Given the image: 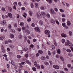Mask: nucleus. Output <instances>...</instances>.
I'll return each mask as SVG.
<instances>
[{
    "label": "nucleus",
    "mask_w": 73,
    "mask_h": 73,
    "mask_svg": "<svg viewBox=\"0 0 73 73\" xmlns=\"http://www.w3.org/2000/svg\"><path fill=\"white\" fill-rule=\"evenodd\" d=\"M36 32H38V33H40V30L39 28L38 27H35L34 28Z\"/></svg>",
    "instance_id": "obj_1"
},
{
    "label": "nucleus",
    "mask_w": 73,
    "mask_h": 73,
    "mask_svg": "<svg viewBox=\"0 0 73 73\" xmlns=\"http://www.w3.org/2000/svg\"><path fill=\"white\" fill-rule=\"evenodd\" d=\"M41 14L42 15V17H43V18H45V15H46V14L44 12H42L41 13Z\"/></svg>",
    "instance_id": "obj_2"
},
{
    "label": "nucleus",
    "mask_w": 73,
    "mask_h": 73,
    "mask_svg": "<svg viewBox=\"0 0 73 73\" xmlns=\"http://www.w3.org/2000/svg\"><path fill=\"white\" fill-rule=\"evenodd\" d=\"M53 67L54 68L56 69H58L60 68L59 66L56 65H54L53 66Z\"/></svg>",
    "instance_id": "obj_3"
},
{
    "label": "nucleus",
    "mask_w": 73,
    "mask_h": 73,
    "mask_svg": "<svg viewBox=\"0 0 73 73\" xmlns=\"http://www.w3.org/2000/svg\"><path fill=\"white\" fill-rule=\"evenodd\" d=\"M44 32H45V33L46 34V35H49V34H50V31H49L48 30H45Z\"/></svg>",
    "instance_id": "obj_4"
},
{
    "label": "nucleus",
    "mask_w": 73,
    "mask_h": 73,
    "mask_svg": "<svg viewBox=\"0 0 73 73\" xmlns=\"http://www.w3.org/2000/svg\"><path fill=\"white\" fill-rule=\"evenodd\" d=\"M37 17L38 18V19H40L41 18V17H42V16H41V14L40 13H38L37 14Z\"/></svg>",
    "instance_id": "obj_5"
},
{
    "label": "nucleus",
    "mask_w": 73,
    "mask_h": 73,
    "mask_svg": "<svg viewBox=\"0 0 73 73\" xmlns=\"http://www.w3.org/2000/svg\"><path fill=\"white\" fill-rule=\"evenodd\" d=\"M25 32L27 35H29L30 34V31L28 29H26Z\"/></svg>",
    "instance_id": "obj_6"
},
{
    "label": "nucleus",
    "mask_w": 73,
    "mask_h": 73,
    "mask_svg": "<svg viewBox=\"0 0 73 73\" xmlns=\"http://www.w3.org/2000/svg\"><path fill=\"white\" fill-rule=\"evenodd\" d=\"M70 42L69 40H67V42L65 43L66 46H68L69 45Z\"/></svg>",
    "instance_id": "obj_7"
},
{
    "label": "nucleus",
    "mask_w": 73,
    "mask_h": 73,
    "mask_svg": "<svg viewBox=\"0 0 73 73\" xmlns=\"http://www.w3.org/2000/svg\"><path fill=\"white\" fill-rule=\"evenodd\" d=\"M50 13L51 14H52L53 15H54V14H55V13L54 12V11L53 10L51 9L50 10Z\"/></svg>",
    "instance_id": "obj_8"
},
{
    "label": "nucleus",
    "mask_w": 73,
    "mask_h": 73,
    "mask_svg": "<svg viewBox=\"0 0 73 73\" xmlns=\"http://www.w3.org/2000/svg\"><path fill=\"white\" fill-rule=\"evenodd\" d=\"M8 16L9 17L12 18V15L11 13H9L8 14Z\"/></svg>",
    "instance_id": "obj_9"
},
{
    "label": "nucleus",
    "mask_w": 73,
    "mask_h": 73,
    "mask_svg": "<svg viewBox=\"0 0 73 73\" xmlns=\"http://www.w3.org/2000/svg\"><path fill=\"white\" fill-rule=\"evenodd\" d=\"M61 36L63 37H66V35L64 33H62L61 35Z\"/></svg>",
    "instance_id": "obj_10"
},
{
    "label": "nucleus",
    "mask_w": 73,
    "mask_h": 73,
    "mask_svg": "<svg viewBox=\"0 0 73 73\" xmlns=\"http://www.w3.org/2000/svg\"><path fill=\"white\" fill-rule=\"evenodd\" d=\"M1 48L3 52V53H5V50H4V47H3V46H1Z\"/></svg>",
    "instance_id": "obj_11"
},
{
    "label": "nucleus",
    "mask_w": 73,
    "mask_h": 73,
    "mask_svg": "<svg viewBox=\"0 0 73 73\" xmlns=\"http://www.w3.org/2000/svg\"><path fill=\"white\" fill-rule=\"evenodd\" d=\"M51 23L52 24H55V21L53 19H52L51 20Z\"/></svg>",
    "instance_id": "obj_12"
},
{
    "label": "nucleus",
    "mask_w": 73,
    "mask_h": 73,
    "mask_svg": "<svg viewBox=\"0 0 73 73\" xmlns=\"http://www.w3.org/2000/svg\"><path fill=\"white\" fill-rule=\"evenodd\" d=\"M46 7H45L42 6L40 7V9L41 10H44V9H45Z\"/></svg>",
    "instance_id": "obj_13"
},
{
    "label": "nucleus",
    "mask_w": 73,
    "mask_h": 73,
    "mask_svg": "<svg viewBox=\"0 0 73 73\" xmlns=\"http://www.w3.org/2000/svg\"><path fill=\"white\" fill-rule=\"evenodd\" d=\"M5 23H6L5 22V20L2 21L1 22V24L2 25H4V24H5Z\"/></svg>",
    "instance_id": "obj_14"
},
{
    "label": "nucleus",
    "mask_w": 73,
    "mask_h": 73,
    "mask_svg": "<svg viewBox=\"0 0 73 73\" xmlns=\"http://www.w3.org/2000/svg\"><path fill=\"white\" fill-rule=\"evenodd\" d=\"M4 38H5V36H3L0 37V40H4Z\"/></svg>",
    "instance_id": "obj_15"
},
{
    "label": "nucleus",
    "mask_w": 73,
    "mask_h": 73,
    "mask_svg": "<svg viewBox=\"0 0 73 73\" xmlns=\"http://www.w3.org/2000/svg\"><path fill=\"white\" fill-rule=\"evenodd\" d=\"M19 65L20 66H19V68H23V66L22 65L21 63H19Z\"/></svg>",
    "instance_id": "obj_16"
},
{
    "label": "nucleus",
    "mask_w": 73,
    "mask_h": 73,
    "mask_svg": "<svg viewBox=\"0 0 73 73\" xmlns=\"http://www.w3.org/2000/svg\"><path fill=\"white\" fill-rule=\"evenodd\" d=\"M8 9L10 12H12V9L10 7H9Z\"/></svg>",
    "instance_id": "obj_17"
},
{
    "label": "nucleus",
    "mask_w": 73,
    "mask_h": 73,
    "mask_svg": "<svg viewBox=\"0 0 73 73\" xmlns=\"http://www.w3.org/2000/svg\"><path fill=\"white\" fill-rule=\"evenodd\" d=\"M40 58H41V60H46V58H45L44 56H42V57H41Z\"/></svg>",
    "instance_id": "obj_18"
},
{
    "label": "nucleus",
    "mask_w": 73,
    "mask_h": 73,
    "mask_svg": "<svg viewBox=\"0 0 73 73\" xmlns=\"http://www.w3.org/2000/svg\"><path fill=\"white\" fill-rule=\"evenodd\" d=\"M26 62L27 64H29V65H31V62H29V60H26Z\"/></svg>",
    "instance_id": "obj_19"
},
{
    "label": "nucleus",
    "mask_w": 73,
    "mask_h": 73,
    "mask_svg": "<svg viewBox=\"0 0 73 73\" xmlns=\"http://www.w3.org/2000/svg\"><path fill=\"white\" fill-rule=\"evenodd\" d=\"M44 64L46 65H49V63L48 62H44Z\"/></svg>",
    "instance_id": "obj_20"
},
{
    "label": "nucleus",
    "mask_w": 73,
    "mask_h": 73,
    "mask_svg": "<svg viewBox=\"0 0 73 73\" xmlns=\"http://www.w3.org/2000/svg\"><path fill=\"white\" fill-rule=\"evenodd\" d=\"M67 24L68 25V26H69V25H71V23H70V21H68L67 22Z\"/></svg>",
    "instance_id": "obj_21"
},
{
    "label": "nucleus",
    "mask_w": 73,
    "mask_h": 73,
    "mask_svg": "<svg viewBox=\"0 0 73 73\" xmlns=\"http://www.w3.org/2000/svg\"><path fill=\"white\" fill-rule=\"evenodd\" d=\"M57 52L58 54H60V53H61V51H60V49H58Z\"/></svg>",
    "instance_id": "obj_22"
},
{
    "label": "nucleus",
    "mask_w": 73,
    "mask_h": 73,
    "mask_svg": "<svg viewBox=\"0 0 73 73\" xmlns=\"http://www.w3.org/2000/svg\"><path fill=\"white\" fill-rule=\"evenodd\" d=\"M39 24H40V25H43L44 23L42 21H39Z\"/></svg>",
    "instance_id": "obj_23"
},
{
    "label": "nucleus",
    "mask_w": 73,
    "mask_h": 73,
    "mask_svg": "<svg viewBox=\"0 0 73 73\" xmlns=\"http://www.w3.org/2000/svg\"><path fill=\"white\" fill-rule=\"evenodd\" d=\"M29 14L30 16H32V15L33 14V13H32V12L31 11H30L29 12Z\"/></svg>",
    "instance_id": "obj_24"
},
{
    "label": "nucleus",
    "mask_w": 73,
    "mask_h": 73,
    "mask_svg": "<svg viewBox=\"0 0 73 73\" xmlns=\"http://www.w3.org/2000/svg\"><path fill=\"white\" fill-rule=\"evenodd\" d=\"M38 52L40 54H42L43 53V51L42 50H39L38 51Z\"/></svg>",
    "instance_id": "obj_25"
},
{
    "label": "nucleus",
    "mask_w": 73,
    "mask_h": 73,
    "mask_svg": "<svg viewBox=\"0 0 73 73\" xmlns=\"http://www.w3.org/2000/svg\"><path fill=\"white\" fill-rule=\"evenodd\" d=\"M10 36L11 38H13L14 37V35L13 34H11L10 35Z\"/></svg>",
    "instance_id": "obj_26"
},
{
    "label": "nucleus",
    "mask_w": 73,
    "mask_h": 73,
    "mask_svg": "<svg viewBox=\"0 0 73 73\" xmlns=\"http://www.w3.org/2000/svg\"><path fill=\"white\" fill-rule=\"evenodd\" d=\"M22 37H23V36L21 35H19V39H22Z\"/></svg>",
    "instance_id": "obj_27"
},
{
    "label": "nucleus",
    "mask_w": 73,
    "mask_h": 73,
    "mask_svg": "<svg viewBox=\"0 0 73 73\" xmlns=\"http://www.w3.org/2000/svg\"><path fill=\"white\" fill-rule=\"evenodd\" d=\"M27 20L29 22H30V21H31V18H28Z\"/></svg>",
    "instance_id": "obj_28"
},
{
    "label": "nucleus",
    "mask_w": 73,
    "mask_h": 73,
    "mask_svg": "<svg viewBox=\"0 0 73 73\" xmlns=\"http://www.w3.org/2000/svg\"><path fill=\"white\" fill-rule=\"evenodd\" d=\"M20 25L21 27H23V26H24V23H23V22H21L20 23Z\"/></svg>",
    "instance_id": "obj_29"
},
{
    "label": "nucleus",
    "mask_w": 73,
    "mask_h": 73,
    "mask_svg": "<svg viewBox=\"0 0 73 73\" xmlns=\"http://www.w3.org/2000/svg\"><path fill=\"white\" fill-rule=\"evenodd\" d=\"M24 41L25 42H26L27 40V36H25L24 37Z\"/></svg>",
    "instance_id": "obj_30"
},
{
    "label": "nucleus",
    "mask_w": 73,
    "mask_h": 73,
    "mask_svg": "<svg viewBox=\"0 0 73 73\" xmlns=\"http://www.w3.org/2000/svg\"><path fill=\"white\" fill-rule=\"evenodd\" d=\"M27 16V13H24V15H23V17H25V18H26V16Z\"/></svg>",
    "instance_id": "obj_31"
},
{
    "label": "nucleus",
    "mask_w": 73,
    "mask_h": 73,
    "mask_svg": "<svg viewBox=\"0 0 73 73\" xmlns=\"http://www.w3.org/2000/svg\"><path fill=\"white\" fill-rule=\"evenodd\" d=\"M60 58L61 60H62V61H64V58L63 57H62V56H60Z\"/></svg>",
    "instance_id": "obj_32"
},
{
    "label": "nucleus",
    "mask_w": 73,
    "mask_h": 73,
    "mask_svg": "<svg viewBox=\"0 0 73 73\" xmlns=\"http://www.w3.org/2000/svg\"><path fill=\"white\" fill-rule=\"evenodd\" d=\"M1 11H3V12H4L5 11V9L4 7H2L1 8Z\"/></svg>",
    "instance_id": "obj_33"
},
{
    "label": "nucleus",
    "mask_w": 73,
    "mask_h": 73,
    "mask_svg": "<svg viewBox=\"0 0 73 73\" xmlns=\"http://www.w3.org/2000/svg\"><path fill=\"white\" fill-rule=\"evenodd\" d=\"M31 26L32 27H35V24L33 23L31 24Z\"/></svg>",
    "instance_id": "obj_34"
},
{
    "label": "nucleus",
    "mask_w": 73,
    "mask_h": 73,
    "mask_svg": "<svg viewBox=\"0 0 73 73\" xmlns=\"http://www.w3.org/2000/svg\"><path fill=\"white\" fill-rule=\"evenodd\" d=\"M11 64H12V65H13V66H15V65L14 62H13V60L11 61Z\"/></svg>",
    "instance_id": "obj_35"
},
{
    "label": "nucleus",
    "mask_w": 73,
    "mask_h": 73,
    "mask_svg": "<svg viewBox=\"0 0 73 73\" xmlns=\"http://www.w3.org/2000/svg\"><path fill=\"white\" fill-rule=\"evenodd\" d=\"M48 53L49 56H51V53H50V51L48 50Z\"/></svg>",
    "instance_id": "obj_36"
},
{
    "label": "nucleus",
    "mask_w": 73,
    "mask_h": 73,
    "mask_svg": "<svg viewBox=\"0 0 73 73\" xmlns=\"http://www.w3.org/2000/svg\"><path fill=\"white\" fill-rule=\"evenodd\" d=\"M31 8H33L34 7V6L33 5V3H31Z\"/></svg>",
    "instance_id": "obj_37"
},
{
    "label": "nucleus",
    "mask_w": 73,
    "mask_h": 73,
    "mask_svg": "<svg viewBox=\"0 0 73 73\" xmlns=\"http://www.w3.org/2000/svg\"><path fill=\"white\" fill-rule=\"evenodd\" d=\"M65 40L64 39H62V43H63V44H64V43H65Z\"/></svg>",
    "instance_id": "obj_38"
},
{
    "label": "nucleus",
    "mask_w": 73,
    "mask_h": 73,
    "mask_svg": "<svg viewBox=\"0 0 73 73\" xmlns=\"http://www.w3.org/2000/svg\"><path fill=\"white\" fill-rule=\"evenodd\" d=\"M23 50L24 51H27V50H28V48L27 47H25L23 49Z\"/></svg>",
    "instance_id": "obj_39"
},
{
    "label": "nucleus",
    "mask_w": 73,
    "mask_h": 73,
    "mask_svg": "<svg viewBox=\"0 0 73 73\" xmlns=\"http://www.w3.org/2000/svg\"><path fill=\"white\" fill-rule=\"evenodd\" d=\"M17 3L16 2H15L13 3V5L14 6H16L17 5Z\"/></svg>",
    "instance_id": "obj_40"
},
{
    "label": "nucleus",
    "mask_w": 73,
    "mask_h": 73,
    "mask_svg": "<svg viewBox=\"0 0 73 73\" xmlns=\"http://www.w3.org/2000/svg\"><path fill=\"white\" fill-rule=\"evenodd\" d=\"M33 71H36V68L35 67H33Z\"/></svg>",
    "instance_id": "obj_41"
},
{
    "label": "nucleus",
    "mask_w": 73,
    "mask_h": 73,
    "mask_svg": "<svg viewBox=\"0 0 73 73\" xmlns=\"http://www.w3.org/2000/svg\"><path fill=\"white\" fill-rule=\"evenodd\" d=\"M69 35H70V36H72V31H69Z\"/></svg>",
    "instance_id": "obj_42"
},
{
    "label": "nucleus",
    "mask_w": 73,
    "mask_h": 73,
    "mask_svg": "<svg viewBox=\"0 0 73 73\" xmlns=\"http://www.w3.org/2000/svg\"><path fill=\"white\" fill-rule=\"evenodd\" d=\"M49 62L50 65H53V63L51 61V60L49 61Z\"/></svg>",
    "instance_id": "obj_43"
},
{
    "label": "nucleus",
    "mask_w": 73,
    "mask_h": 73,
    "mask_svg": "<svg viewBox=\"0 0 73 73\" xmlns=\"http://www.w3.org/2000/svg\"><path fill=\"white\" fill-rule=\"evenodd\" d=\"M11 32H12V33H15V31L13 29H12L11 30Z\"/></svg>",
    "instance_id": "obj_44"
},
{
    "label": "nucleus",
    "mask_w": 73,
    "mask_h": 73,
    "mask_svg": "<svg viewBox=\"0 0 73 73\" xmlns=\"http://www.w3.org/2000/svg\"><path fill=\"white\" fill-rule=\"evenodd\" d=\"M36 66L37 68V69H40V65L38 64H37Z\"/></svg>",
    "instance_id": "obj_45"
},
{
    "label": "nucleus",
    "mask_w": 73,
    "mask_h": 73,
    "mask_svg": "<svg viewBox=\"0 0 73 73\" xmlns=\"http://www.w3.org/2000/svg\"><path fill=\"white\" fill-rule=\"evenodd\" d=\"M17 58H21V56L20 55H18L17 56Z\"/></svg>",
    "instance_id": "obj_46"
},
{
    "label": "nucleus",
    "mask_w": 73,
    "mask_h": 73,
    "mask_svg": "<svg viewBox=\"0 0 73 73\" xmlns=\"http://www.w3.org/2000/svg\"><path fill=\"white\" fill-rule=\"evenodd\" d=\"M69 45L70 46H73V44L72 43H69Z\"/></svg>",
    "instance_id": "obj_47"
},
{
    "label": "nucleus",
    "mask_w": 73,
    "mask_h": 73,
    "mask_svg": "<svg viewBox=\"0 0 73 73\" xmlns=\"http://www.w3.org/2000/svg\"><path fill=\"white\" fill-rule=\"evenodd\" d=\"M46 16L48 18H49L50 17V15L49 14H47L46 15Z\"/></svg>",
    "instance_id": "obj_48"
},
{
    "label": "nucleus",
    "mask_w": 73,
    "mask_h": 73,
    "mask_svg": "<svg viewBox=\"0 0 73 73\" xmlns=\"http://www.w3.org/2000/svg\"><path fill=\"white\" fill-rule=\"evenodd\" d=\"M62 17H65V15L64 14H63L62 15Z\"/></svg>",
    "instance_id": "obj_49"
},
{
    "label": "nucleus",
    "mask_w": 73,
    "mask_h": 73,
    "mask_svg": "<svg viewBox=\"0 0 73 73\" xmlns=\"http://www.w3.org/2000/svg\"><path fill=\"white\" fill-rule=\"evenodd\" d=\"M68 66L69 68H71V65L70 64H69L68 65Z\"/></svg>",
    "instance_id": "obj_50"
},
{
    "label": "nucleus",
    "mask_w": 73,
    "mask_h": 73,
    "mask_svg": "<svg viewBox=\"0 0 73 73\" xmlns=\"http://www.w3.org/2000/svg\"><path fill=\"white\" fill-rule=\"evenodd\" d=\"M66 51L68 52H71V50L69 49L67 50Z\"/></svg>",
    "instance_id": "obj_51"
},
{
    "label": "nucleus",
    "mask_w": 73,
    "mask_h": 73,
    "mask_svg": "<svg viewBox=\"0 0 73 73\" xmlns=\"http://www.w3.org/2000/svg\"><path fill=\"white\" fill-rule=\"evenodd\" d=\"M54 44L55 46H57V43H56V40H54Z\"/></svg>",
    "instance_id": "obj_52"
},
{
    "label": "nucleus",
    "mask_w": 73,
    "mask_h": 73,
    "mask_svg": "<svg viewBox=\"0 0 73 73\" xmlns=\"http://www.w3.org/2000/svg\"><path fill=\"white\" fill-rule=\"evenodd\" d=\"M60 12L62 13L64 12V10H62V9H60Z\"/></svg>",
    "instance_id": "obj_53"
},
{
    "label": "nucleus",
    "mask_w": 73,
    "mask_h": 73,
    "mask_svg": "<svg viewBox=\"0 0 73 73\" xmlns=\"http://www.w3.org/2000/svg\"><path fill=\"white\" fill-rule=\"evenodd\" d=\"M8 27L9 29H11L12 28V26H11V25H9Z\"/></svg>",
    "instance_id": "obj_54"
},
{
    "label": "nucleus",
    "mask_w": 73,
    "mask_h": 73,
    "mask_svg": "<svg viewBox=\"0 0 73 73\" xmlns=\"http://www.w3.org/2000/svg\"><path fill=\"white\" fill-rule=\"evenodd\" d=\"M37 63L36 62H34V65L35 66H36L37 65Z\"/></svg>",
    "instance_id": "obj_55"
},
{
    "label": "nucleus",
    "mask_w": 73,
    "mask_h": 73,
    "mask_svg": "<svg viewBox=\"0 0 73 73\" xmlns=\"http://www.w3.org/2000/svg\"><path fill=\"white\" fill-rule=\"evenodd\" d=\"M17 31L18 32H20L21 31V29L20 28H18L17 29Z\"/></svg>",
    "instance_id": "obj_56"
},
{
    "label": "nucleus",
    "mask_w": 73,
    "mask_h": 73,
    "mask_svg": "<svg viewBox=\"0 0 73 73\" xmlns=\"http://www.w3.org/2000/svg\"><path fill=\"white\" fill-rule=\"evenodd\" d=\"M35 5L36 7H38V4L37 3H35Z\"/></svg>",
    "instance_id": "obj_57"
},
{
    "label": "nucleus",
    "mask_w": 73,
    "mask_h": 73,
    "mask_svg": "<svg viewBox=\"0 0 73 73\" xmlns=\"http://www.w3.org/2000/svg\"><path fill=\"white\" fill-rule=\"evenodd\" d=\"M62 21L63 22H64L65 21V18H63L62 19Z\"/></svg>",
    "instance_id": "obj_58"
},
{
    "label": "nucleus",
    "mask_w": 73,
    "mask_h": 73,
    "mask_svg": "<svg viewBox=\"0 0 73 73\" xmlns=\"http://www.w3.org/2000/svg\"><path fill=\"white\" fill-rule=\"evenodd\" d=\"M48 1L50 4H51V3H52V0H48Z\"/></svg>",
    "instance_id": "obj_59"
},
{
    "label": "nucleus",
    "mask_w": 73,
    "mask_h": 73,
    "mask_svg": "<svg viewBox=\"0 0 73 73\" xmlns=\"http://www.w3.org/2000/svg\"><path fill=\"white\" fill-rule=\"evenodd\" d=\"M62 26L64 27L66 25H65V23H63L62 24Z\"/></svg>",
    "instance_id": "obj_60"
},
{
    "label": "nucleus",
    "mask_w": 73,
    "mask_h": 73,
    "mask_svg": "<svg viewBox=\"0 0 73 73\" xmlns=\"http://www.w3.org/2000/svg\"><path fill=\"white\" fill-rule=\"evenodd\" d=\"M7 68H9V64H7Z\"/></svg>",
    "instance_id": "obj_61"
},
{
    "label": "nucleus",
    "mask_w": 73,
    "mask_h": 73,
    "mask_svg": "<svg viewBox=\"0 0 73 73\" xmlns=\"http://www.w3.org/2000/svg\"><path fill=\"white\" fill-rule=\"evenodd\" d=\"M14 26L15 27V28H16V27H17V24H14Z\"/></svg>",
    "instance_id": "obj_62"
},
{
    "label": "nucleus",
    "mask_w": 73,
    "mask_h": 73,
    "mask_svg": "<svg viewBox=\"0 0 73 73\" xmlns=\"http://www.w3.org/2000/svg\"><path fill=\"white\" fill-rule=\"evenodd\" d=\"M25 57H26V58H28V55L27 54L25 55Z\"/></svg>",
    "instance_id": "obj_63"
},
{
    "label": "nucleus",
    "mask_w": 73,
    "mask_h": 73,
    "mask_svg": "<svg viewBox=\"0 0 73 73\" xmlns=\"http://www.w3.org/2000/svg\"><path fill=\"white\" fill-rule=\"evenodd\" d=\"M36 41H37V40H36V39L35 38L33 40V42H36Z\"/></svg>",
    "instance_id": "obj_64"
}]
</instances>
